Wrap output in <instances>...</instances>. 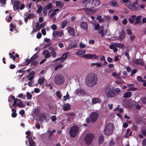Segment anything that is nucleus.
<instances>
[{
    "label": "nucleus",
    "instance_id": "1",
    "mask_svg": "<svg viewBox=\"0 0 146 146\" xmlns=\"http://www.w3.org/2000/svg\"><path fill=\"white\" fill-rule=\"evenodd\" d=\"M98 78L95 74L91 73L87 75L85 78V83L86 85L89 87H93L98 83Z\"/></svg>",
    "mask_w": 146,
    "mask_h": 146
},
{
    "label": "nucleus",
    "instance_id": "2",
    "mask_svg": "<svg viewBox=\"0 0 146 146\" xmlns=\"http://www.w3.org/2000/svg\"><path fill=\"white\" fill-rule=\"evenodd\" d=\"M82 3L85 6V8L83 10L85 11H91L92 9L94 8L91 0H83L82 1Z\"/></svg>",
    "mask_w": 146,
    "mask_h": 146
},
{
    "label": "nucleus",
    "instance_id": "3",
    "mask_svg": "<svg viewBox=\"0 0 146 146\" xmlns=\"http://www.w3.org/2000/svg\"><path fill=\"white\" fill-rule=\"evenodd\" d=\"M113 125L111 123L107 124L104 129V133L106 135H110L113 132Z\"/></svg>",
    "mask_w": 146,
    "mask_h": 146
},
{
    "label": "nucleus",
    "instance_id": "4",
    "mask_svg": "<svg viewBox=\"0 0 146 146\" xmlns=\"http://www.w3.org/2000/svg\"><path fill=\"white\" fill-rule=\"evenodd\" d=\"M79 130V128L78 126L74 125L72 126L69 131L70 136L73 138L76 136L78 134Z\"/></svg>",
    "mask_w": 146,
    "mask_h": 146
},
{
    "label": "nucleus",
    "instance_id": "5",
    "mask_svg": "<svg viewBox=\"0 0 146 146\" xmlns=\"http://www.w3.org/2000/svg\"><path fill=\"white\" fill-rule=\"evenodd\" d=\"M94 137V136L92 134L90 133L86 134L84 138L85 143L88 145H90L92 142Z\"/></svg>",
    "mask_w": 146,
    "mask_h": 146
},
{
    "label": "nucleus",
    "instance_id": "6",
    "mask_svg": "<svg viewBox=\"0 0 146 146\" xmlns=\"http://www.w3.org/2000/svg\"><path fill=\"white\" fill-rule=\"evenodd\" d=\"M105 92L106 96L108 98H112L115 96L114 90L109 87L106 88Z\"/></svg>",
    "mask_w": 146,
    "mask_h": 146
},
{
    "label": "nucleus",
    "instance_id": "7",
    "mask_svg": "<svg viewBox=\"0 0 146 146\" xmlns=\"http://www.w3.org/2000/svg\"><path fill=\"white\" fill-rule=\"evenodd\" d=\"M64 82V78L62 75L58 74L55 77L54 82L56 84L60 85L63 84Z\"/></svg>",
    "mask_w": 146,
    "mask_h": 146
},
{
    "label": "nucleus",
    "instance_id": "8",
    "mask_svg": "<svg viewBox=\"0 0 146 146\" xmlns=\"http://www.w3.org/2000/svg\"><path fill=\"white\" fill-rule=\"evenodd\" d=\"M99 116L98 114L96 112H92L90 116V118L91 122L94 123L97 121Z\"/></svg>",
    "mask_w": 146,
    "mask_h": 146
},
{
    "label": "nucleus",
    "instance_id": "9",
    "mask_svg": "<svg viewBox=\"0 0 146 146\" xmlns=\"http://www.w3.org/2000/svg\"><path fill=\"white\" fill-rule=\"evenodd\" d=\"M126 6L129 8L132 11H136L137 9L136 5L134 4L131 1H129L126 3Z\"/></svg>",
    "mask_w": 146,
    "mask_h": 146
},
{
    "label": "nucleus",
    "instance_id": "10",
    "mask_svg": "<svg viewBox=\"0 0 146 146\" xmlns=\"http://www.w3.org/2000/svg\"><path fill=\"white\" fill-rule=\"evenodd\" d=\"M83 57L87 59H98V56L95 54H85L83 55Z\"/></svg>",
    "mask_w": 146,
    "mask_h": 146
},
{
    "label": "nucleus",
    "instance_id": "11",
    "mask_svg": "<svg viewBox=\"0 0 146 146\" xmlns=\"http://www.w3.org/2000/svg\"><path fill=\"white\" fill-rule=\"evenodd\" d=\"M133 62L134 64L136 65H140L141 66H143L144 65L145 63L144 62L142 59L139 58L136 59Z\"/></svg>",
    "mask_w": 146,
    "mask_h": 146
},
{
    "label": "nucleus",
    "instance_id": "12",
    "mask_svg": "<svg viewBox=\"0 0 146 146\" xmlns=\"http://www.w3.org/2000/svg\"><path fill=\"white\" fill-rule=\"evenodd\" d=\"M52 3H50L47 5L45 6L43 9V13L46 14L47 10L51 9L52 8Z\"/></svg>",
    "mask_w": 146,
    "mask_h": 146
},
{
    "label": "nucleus",
    "instance_id": "13",
    "mask_svg": "<svg viewBox=\"0 0 146 146\" xmlns=\"http://www.w3.org/2000/svg\"><path fill=\"white\" fill-rule=\"evenodd\" d=\"M64 34L63 31H56L55 32L53 31V36L54 38H56L57 36L61 37Z\"/></svg>",
    "mask_w": 146,
    "mask_h": 146
},
{
    "label": "nucleus",
    "instance_id": "14",
    "mask_svg": "<svg viewBox=\"0 0 146 146\" xmlns=\"http://www.w3.org/2000/svg\"><path fill=\"white\" fill-rule=\"evenodd\" d=\"M102 101L101 100L98 98L94 97L92 100V102L93 104H95L97 103H100Z\"/></svg>",
    "mask_w": 146,
    "mask_h": 146
},
{
    "label": "nucleus",
    "instance_id": "15",
    "mask_svg": "<svg viewBox=\"0 0 146 146\" xmlns=\"http://www.w3.org/2000/svg\"><path fill=\"white\" fill-rule=\"evenodd\" d=\"M93 8L95 7L99 6L100 3V1L99 0H91Z\"/></svg>",
    "mask_w": 146,
    "mask_h": 146
},
{
    "label": "nucleus",
    "instance_id": "16",
    "mask_svg": "<svg viewBox=\"0 0 146 146\" xmlns=\"http://www.w3.org/2000/svg\"><path fill=\"white\" fill-rule=\"evenodd\" d=\"M68 33L71 36H74L75 35V32L72 28L69 27L68 28Z\"/></svg>",
    "mask_w": 146,
    "mask_h": 146
},
{
    "label": "nucleus",
    "instance_id": "17",
    "mask_svg": "<svg viewBox=\"0 0 146 146\" xmlns=\"http://www.w3.org/2000/svg\"><path fill=\"white\" fill-rule=\"evenodd\" d=\"M71 109V106L68 103L64 104L63 105V110L64 111L69 110Z\"/></svg>",
    "mask_w": 146,
    "mask_h": 146
},
{
    "label": "nucleus",
    "instance_id": "18",
    "mask_svg": "<svg viewBox=\"0 0 146 146\" xmlns=\"http://www.w3.org/2000/svg\"><path fill=\"white\" fill-rule=\"evenodd\" d=\"M69 53V52H67L66 53H64L62 55L60 58H58L56 59V60L58 61L61 60H63V59H64V60H65L66 58Z\"/></svg>",
    "mask_w": 146,
    "mask_h": 146
},
{
    "label": "nucleus",
    "instance_id": "19",
    "mask_svg": "<svg viewBox=\"0 0 146 146\" xmlns=\"http://www.w3.org/2000/svg\"><path fill=\"white\" fill-rule=\"evenodd\" d=\"M80 27L81 28L84 29L85 30H88V24L85 22L81 23L80 24Z\"/></svg>",
    "mask_w": 146,
    "mask_h": 146
},
{
    "label": "nucleus",
    "instance_id": "20",
    "mask_svg": "<svg viewBox=\"0 0 146 146\" xmlns=\"http://www.w3.org/2000/svg\"><path fill=\"white\" fill-rule=\"evenodd\" d=\"M98 33L99 34H101V36L102 37H104V28L103 26H101L100 28L98 29Z\"/></svg>",
    "mask_w": 146,
    "mask_h": 146
},
{
    "label": "nucleus",
    "instance_id": "21",
    "mask_svg": "<svg viewBox=\"0 0 146 146\" xmlns=\"http://www.w3.org/2000/svg\"><path fill=\"white\" fill-rule=\"evenodd\" d=\"M125 36V33H124V31L123 30H122L119 34V40L121 41L123 40Z\"/></svg>",
    "mask_w": 146,
    "mask_h": 146
},
{
    "label": "nucleus",
    "instance_id": "22",
    "mask_svg": "<svg viewBox=\"0 0 146 146\" xmlns=\"http://www.w3.org/2000/svg\"><path fill=\"white\" fill-rule=\"evenodd\" d=\"M86 52V51L84 50H82L80 49H79L77 51L75 52L76 55L80 56L85 54Z\"/></svg>",
    "mask_w": 146,
    "mask_h": 146
},
{
    "label": "nucleus",
    "instance_id": "23",
    "mask_svg": "<svg viewBox=\"0 0 146 146\" xmlns=\"http://www.w3.org/2000/svg\"><path fill=\"white\" fill-rule=\"evenodd\" d=\"M142 18L141 15H139L137 16L135 18V21L134 23V25H136L141 22V20Z\"/></svg>",
    "mask_w": 146,
    "mask_h": 146
},
{
    "label": "nucleus",
    "instance_id": "24",
    "mask_svg": "<svg viewBox=\"0 0 146 146\" xmlns=\"http://www.w3.org/2000/svg\"><path fill=\"white\" fill-rule=\"evenodd\" d=\"M20 4V3L19 1H15L13 3V6L16 8L17 10H19Z\"/></svg>",
    "mask_w": 146,
    "mask_h": 146
},
{
    "label": "nucleus",
    "instance_id": "25",
    "mask_svg": "<svg viewBox=\"0 0 146 146\" xmlns=\"http://www.w3.org/2000/svg\"><path fill=\"white\" fill-rule=\"evenodd\" d=\"M57 7H58L60 8H62L64 6V3H61L60 1H56L55 3Z\"/></svg>",
    "mask_w": 146,
    "mask_h": 146
},
{
    "label": "nucleus",
    "instance_id": "26",
    "mask_svg": "<svg viewBox=\"0 0 146 146\" xmlns=\"http://www.w3.org/2000/svg\"><path fill=\"white\" fill-rule=\"evenodd\" d=\"M126 135H125L124 137L125 138H128V136H130L131 135L132 132L131 131V130L129 129H127L126 132Z\"/></svg>",
    "mask_w": 146,
    "mask_h": 146
},
{
    "label": "nucleus",
    "instance_id": "27",
    "mask_svg": "<svg viewBox=\"0 0 146 146\" xmlns=\"http://www.w3.org/2000/svg\"><path fill=\"white\" fill-rule=\"evenodd\" d=\"M132 93L131 92H128L125 93L123 97L124 98H129L131 96Z\"/></svg>",
    "mask_w": 146,
    "mask_h": 146
},
{
    "label": "nucleus",
    "instance_id": "28",
    "mask_svg": "<svg viewBox=\"0 0 146 146\" xmlns=\"http://www.w3.org/2000/svg\"><path fill=\"white\" fill-rule=\"evenodd\" d=\"M76 93L77 94H80V95H84L85 94V91L83 89L79 88L77 89Z\"/></svg>",
    "mask_w": 146,
    "mask_h": 146
},
{
    "label": "nucleus",
    "instance_id": "29",
    "mask_svg": "<svg viewBox=\"0 0 146 146\" xmlns=\"http://www.w3.org/2000/svg\"><path fill=\"white\" fill-rule=\"evenodd\" d=\"M29 143V146H35V143L32 138H30L28 140Z\"/></svg>",
    "mask_w": 146,
    "mask_h": 146
},
{
    "label": "nucleus",
    "instance_id": "30",
    "mask_svg": "<svg viewBox=\"0 0 146 146\" xmlns=\"http://www.w3.org/2000/svg\"><path fill=\"white\" fill-rule=\"evenodd\" d=\"M110 4L112 6L117 7L118 6V3L115 0H112L110 2Z\"/></svg>",
    "mask_w": 146,
    "mask_h": 146
},
{
    "label": "nucleus",
    "instance_id": "31",
    "mask_svg": "<svg viewBox=\"0 0 146 146\" xmlns=\"http://www.w3.org/2000/svg\"><path fill=\"white\" fill-rule=\"evenodd\" d=\"M104 137L103 134H101L99 139V145L102 144L104 141Z\"/></svg>",
    "mask_w": 146,
    "mask_h": 146
},
{
    "label": "nucleus",
    "instance_id": "32",
    "mask_svg": "<svg viewBox=\"0 0 146 146\" xmlns=\"http://www.w3.org/2000/svg\"><path fill=\"white\" fill-rule=\"evenodd\" d=\"M68 23V21L67 20H64L62 23L61 28L62 29L64 28L66 26L67 24Z\"/></svg>",
    "mask_w": 146,
    "mask_h": 146
},
{
    "label": "nucleus",
    "instance_id": "33",
    "mask_svg": "<svg viewBox=\"0 0 146 146\" xmlns=\"http://www.w3.org/2000/svg\"><path fill=\"white\" fill-rule=\"evenodd\" d=\"M40 109L38 108H35L34 111V114L38 116L39 115L40 113Z\"/></svg>",
    "mask_w": 146,
    "mask_h": 146
},
{
    "label": "nucleus",
    "instance_id": "34",
    "mask_svg": "<svg viewBox=\"0 0 146 146\" xmlns=\"http://www.w3.org/2000/svg\"><path fill=\"white\" fill-rule=\"evenodd\" d=\"M39 55L37 54V52L34 54L30 58L31 60H35L39 57Z\"/></svg>",
    "mask_w": 146,
    "mask_h": 146
},
{
    "label": "nucleus",
    "instance_id": "35",
    "mask_svg": "<svg viewBox=\"0 0 146 146\" xmlns=\"http://www.w3.org/2000/svg\"><path fill=\"white\" fill-rule=\"evenodd\" d=\"M114 45L116 47L123 48L124 46V45L123 43H116Z\"/></svg>",
    "mask_w": 146,
    "mask_h": 146
},
{
    "label": "nucleus",
    "instance_id": "36",
    "mask_svg": "<svg viewBox=\"0 0 146 146\" xmlns=\"http://www.w3.org/2000/svg\"><path fill=\"white\" fill-rule=\"evenodd\" d=\"M35 74V72L34 71H33L31 72L28 75V76L27 77V78H28V80H30V81H33L32 80L34 78L33 76H31L29 77L28 76H31L32 75H33Z\"/></svg>",
    "mask_w": 146,
    "mask_h": 146
},
{
    "label": "nucleus",
    "instance_id": "37",
    "mask_svg": "<svg viewBox=\"0 0 146 146\" xmlns=\"http://www.w3.org/2000/svg\"><path fill=\"white\" fill-rule=\"evenodd\" d=\"M38 62L36 60H31V65L35 66H37L38 64Z\"/></svg>",
    "mask_w": 146,
    "mask_h": 146
},
{
    "label": "nucleus",
    "instance_id": "38",
    "mask_svg": "<svg viewBox=\"0 0 146 146\" xmlns=\"http://www.w3.org/2000/svg\"><path fill=\"white\" fill-rule=\"evenodd\" d=\"M17 106L18 107L21 108H23L24 107V105L23 103V102L21 101L19 103H18L17 104Z\"/></svg>",
    "mask_w": 146,
    "mask_h": 146
},
{
    "label": "nucleus",
    "instance_id": "39",
    "mask_svg": "<svg viewBox=\"0 0 146 146\" xmlns=\"http://www.w3.org/2000/svg\"><path fill=\"white\" fill-rule=\"evenodd\" d=\"M97 19L99 21V22L100 23H102L104 21V19L102 18V16L100 15L98 16L97 17Z\"/></svg>",
    "mask_w": 146,
    "mask_h": 146
},
{
    "label": "nucleus",
    "instance_id": "40",
    "mask_svg": "<svg viewBox=\"0 0 146 146\" xmlns=\"http://www.w3.org/2000/svg\"><path fill=\"white\" fill-rule=\"evenodd\" d=\"M63 98H64L63 100L64 101H66L67 99H70V97L69 96V95L68 94V92H67L66 96H63Z\"/></svg>",
    "mask_w": 146,
    "mask_h": 146
},
{
    "label": "nucleus",
    "instance_id": "41",
    "mask_svg": "<svg viewBox=\"0 0 146 146\" xmlns=\"http://www.w3.org/2000/svg\"><path fill=\"white\" fill-rule=\"evenodd\" d=\"M26 96L27 99L29 100H30L32 98V95L30 93L28 92L26 93Z\"/></svg>",
    "mask_w": 146,
    "mask_h": 146
},
{
    "label": "nucleus",
    "instance_id": "42",
    "mask_svg": "<svg viewBox=\"0 0 146 146\" xmlns=\"http://www.w3.org/2000/svg\"><path fill=\"white\" fill-rule=\"evenodd\" d=\"M137 70L136 69H134L133 70L131 71V74L130 75L131 76H135V74L137 72Z\"/></svg>",
    "mask_w": 146,
    "mask_h": 146
},
{
    "label": "nucleus",
    "instance_id": "43",
    "mask_svg": "<svg viewBox=\"0 0 146 146\" xmlns=\"http://www.w3.org/2000/svg\"><path fill=\"white\" fill-rule=\"evenodd\" d=\"M35 16L34 14H28L27 17L29 19H31L35 17Z\"/></svg>",
    "mask_w": 146,
    "mask_h": 146
},
{
    "label": "nucleus",
    "instance_id": "44",
    "mask_svg": "<svg viewBox=\"0 0 146 146\" xmlns=\"http://www.w3.org/2000/svg\"><path fill=\"white\" fill-rule=\"evenodd\" d=\"M44 81V78H39L38 80V83L40 85H41L43 83Z\"/></svg>",
    "mask_w": 146,
    "mask_h": 146
},
{
    "label": "nucleus",
    "instance_id": "45",
    "mask_svg": "<svg viewBox=\"0 0 146 146\" xmlns=\"http://www.w3.org/2000/svg\"><path fill=\"white\" fill-rule=\"evenodd\" d=\"M56 95L58 98H61L62 96V94H61L60 92L59 91L56 92Z\"/></svg>",
    "mask_w": 146,
    "mask_h": 146
},
{
    "label": "nucleus",
    "instance_id": "46",
    "mask_svg": "<svg viewBox=\"0 0 146 146\" xmlns=\"http://www.w3.org/2000/svg\"><path fill=\"white\" fill-rule=\"evenodd\" d=\"M137 80L141 82H145V80L143 79H142V78L141 76H137Z\"/></svg>",
    "mask_w": 146,
    "mask_h": 146
},
{
    "label": "nucleus",
    "instance_id": "47",
    "mask_svg": "<svg viewBox=\"0 0 146 146\" xmlns=\"http://www.w3.org/2000/svg\"><path fill=\"white\" fill-rule=\"evenodd\" d=\"M42 9L43 8L42 6L39 7L36 11V13H40L42 11Z\"/></svg>",
    "mask_w": 146,
    "mask_h": 146
},
{
    "label": "nucleus",
    "instance_id": "48",
    "mask_svg": "<svg viewBox=\"0 0 146 146\" xmlns=\"http://www.w3.org/2000/svg\"><path fill=\"white\" fill-rule=\"evenodd\" d=\"M66 115L67 116H74L75 114L74 113H66Z\"/></svg>",
    "mask_w": 146,
    "mask_h": 146
},
{
    "label": "nucleus",
    "instance_id": "49",
    "mask_svg": "<svg viewBox=\"0 0 146 146\" xmlns=\"http://www.w3.org/2000/svg\"><path fill=\"white\" fill-rule=\"evenodd\" d=\"M31 60L30 58V59H29L27 58L25 60V62H27L26 65L27 66H28L29 64L31 62Z\"/></svg>",
    "mask_w": 146,
    "mask_h": 146
},
{
    "label": "nucleus",
    "instance_id": "50",
    "mask_svg": "<svg viewBox=\"0 0 146 146\" xmlns=\"http://www.w3.org/2000/svg\"><path fill=\"white\" fill-rule=\"evenodd\" d=\"M127 23V20L126 18L124 19L122 21V23L124 25H126Z\"/></svg>",
    "mask_w": 146,
    "mask_h": 146
},
{
    "label": "nucleus",
    "instance_id": "51",
    "mask_svg": "<svg viewBox=\"0 0 146 146\" xmlns=\"http://www.w3.org/2000/svg\"><path fill=\"white\" fill-rule=\"evenodd\" d=\"M100 27V24L98 23L95 25L94 29L97 31L98 30V29H99Z\"/></svg>",
    "mask_w": 146,
    "mask_h": 146
},
{
    "label": "nucleus",
    "instance_id": "52",
    "mask_svg": "<svg viewBox=\"0 0 146 146\" xmlns=\"http://www.w3.org/2000/svg\"><path fill=\"white\" fill-rule=\"evenodd\" d=\"M34 83V81H30L28 83V86L29 87H32L33 86V84Z\"/></svg>",
    "mask_w": 146,
    "mask_h": 146
},
{
    "label": "nucleus",
    "instance_id": "53",
    "mask_svg": "<svg viewBox=\"0 0 146 146\" xmlns=\"http://www.w3.org/2000/svg\"><path fill=\"white\" fill-rule=\"evenodd\" d=\"M51 56L52 57H54V58H55L56 57V52L54 51H52L51 52Z\"/></svg>",
    "mask_w": 146,
    "mask_h": 146
},
{
    "label": "nucleus",
    "instance_id": "54",
    "mask_svg": "<svg viewBox=\"0 0 146 146\" xmlns=\"http://www.w3.org/2000/svg\"><path fill=\"white\" fill-rule=\"evenodd\" d=\"M51 28L53 30H55L57 29V26L55 24H53L51 27Z\"/></svg>",
    "mask_w": 146,
    "mask_h": 146
},
{
    "label": "nucleus",
    "instance_id": "55",
    "mask_svg": "<svg viewBox=\"0 0 146 146\" xmlns=\"http://www.w3.org/2000/svg\"><path fill=\"white\" fill-rule=\"evenodd\" d=\"M48 132L50 133L49 135V139L50 140H51L52 139V136L53 134V133L51 132V131L50 130L48 131Z\"/></svg>",
    "mask_w": 146,
    "mask_h": 146
},
{
    "label": "nucleus",
    "instance_id": "56",
    "mask_svg": "<svg viewBox=\"0 0 146 146\" xmlns=\"http://www.w3.org/2000/svg\"><path fill=\"white\" fill-rule=\"evenodd\" d=\"M79 46L81 48H83L85 47L86 45L82 43H80L79 44Z\"/></svg>",
    "mask_w": 146,
    "mask_h": 146
},
{
    "label": "nucleus",
    "instance_id": "57",
    "mask_svg": "<svg viewBox=\"0 0 146 146\" xmlns=\"http://www.w3.org/2000/svg\"><path fill=\"white\" fill-rule=\"evenodd\" d=\"M41 32L43 35L44 36L46 35V33L45 29H42L41 30Z\"/></svg>",
    "mask_w": 146,
    "mask_h": 146
},
{
    "label": "nucleus",
    "instance_id": "58",
    "mask_svg": "<svg viewBox=\"0 0 146 146\" xmlns=\"http://www.w3.org/2000/svg\"><path fill=\"white\" fill-rule=\"evenodd\" d=\"M56 116L55 115H53L51 117V120L52 121H55L56 120Z\"/></svg>",
    "mask_w": 146,
    "mask_h": 146
},
{
    "label": "nucleus",
    "instance_id": "59",
    "mask_svg": "<svg viewBox=\"0 0 146 146\" xmlns=\"http://www.w3.org/2000/svg\"><path fill=\"white\" fill-rule=\"evenodd\" d=\"M125 54L127 57V58L128 60H129L130 59V57L129 56V53L127 52H126L125 53Z\"/></svg>",
    "mask_w": 146,
    "mask_h": 146
},
{
    "label": "nucleus",
    "instance_id": "60",
    "mask_svg": "<svg viewBox=\"0 0 146 146\" xmlns=\"http://www.w3.org/2000/svg\"><path fill=\"white\" fill-rule=\"evenodd\" d=\"M40 117L42 119H44V120H46V115L44 113L41 114L40 115Z\"/></svg>",
    "mask_w": 146,
    "mask_h": 146
},
{
    "label": "nucleus",
    "instance_id": "61",
    "mask_svg": "<svg viewBox=\"0 0 146 146\" xmlns=\"http://www.w3.org/2000/svg\"><path fill=\"white\" fill-rule=\"evenodd\" d=\"M42 36V34L41 33H39L36 35V38L38 39L40 38Z\"/></svg>",
    "mask_w": 146,
    "mask_h": 146
},
{
    "label": "nucleus",
    "instance_id": "62",
    "mask_svg": "<svg viewBox=\"0 0 146 146\" xmlns=\"http://www.w3.org/2000/svg\"><path fill=\"white\" fill-rule=\"evenodd\" d=\"M16 67V66L15 64H11L10 65L9 68L11 69H13Z\"/></svg>",
    "mask_w": 146,
    "mask_h": 146
},
{
    "label": "nucleus",
    "instance_id": "63",
    "mask_svg": "<svg viewBox=\"0 0 146 146\" xmlns=\"http://www.w3.org/2000/svg\"><path fill=\"white\" fill-rule=\"evenodd\" d=\"M142 144L143 146H145L146 145V139H145L143 140Z\"/></svg>",
    "mask_w": 146,
    "mask_h": 146
},
{
    "label": "nucleus",
    "instance_id": "64",
    "mask_svg": "<svg viewBox=\"0 0 146 146\" xmlns=\"http://www.w3.org/2000/svg\"><path fill=\"white\" fill-rule=\"evenodd\" d=\"M142 103L144 104H146V98H144L142 99Z\"/></svg>",
    "mask_w": 146,
    "mask_h": 146
}]
</instances>
